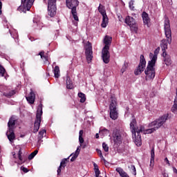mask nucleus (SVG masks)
Wrapping results in <instances>:
<instances>
[{
    "instance_id": "1",
    "label": "nucleus",
    "mask_w": 177,
    "mask_h": 177,
    "mask_svg": "<svg viewBox=\"0 0 177 177\" xmlns=\"http://www.w3.org/2000/svg\"><path fill=\"white\" fill-rule=\"evenodd\" d=\"M169 118V113L164 114L163 115L160 116L159 118L156 119V120L151 122L148 125V129L144 131V133H153V132H156L157 129H160L167 122V120Z\"/></svg>"
},
{
    "instance_id": "2",
    "label": "nucleus",
    "mask_w": 177,
    "mask_h": 177,
    "mask_svg": "<svg viewBox=\"0 0 177 177\" xmlns=\"http://www.w3.org/2000/svg\"><path fill=\"white\" fill-rule=\"evenodd\" d=\"M165 34L167 39H163L160 43V48H162V53L167 52L168 49V44H171L172 42V31L171 30V25H169V19L165 20Z\"/></svg>"
},
{
    "instance_id": "3",
    "label": "nucleus",
    "mask_w": 177,
    "mask_h": 177,
    "mask_svg": "<svg viewBox=\"0 0 177 177\" xmlns=\"http://www.w3.org/2000/svg\"><path fill=\"white\" fill-rule=\"evenodd\" d=\"M156 62H152L151 61L148 62V65L147 68L145 71L146 77V81H150V80H154V77H156Z\"/></svg>"
},
{
    "instance_id": "4",
    "label": "nucleus",
    "mask_w": 177,
    "mask_h": 177,
    "mask_svg": "<svg viewBox=\"0 0 177 177\" xmlns=\"http://www.w3.org/2000/svg\"><path fill=\"white\" fill-rule=\"evenodd\" d=\"M111 102L109 105L110 110V118L111 120H117L118 118V111H117V99L114 97H111Z\"/></svg>"
},
{
    "instance_id": "5",
    "label": "nucleus",
    "mask_w": 177,
    "mask_h": 177,
    "mask_svg": "<svg viewBox=\"0 0 177 177\" xmlns=\"http://www.w3.org/2000/svg\"><path fill=\"white\" fill-rule=\"evenodd\" d=\"M42 104H39L36 113V119L34 123L33 133H37L41 127V117L42 116Z\"/></svg>"
},
{
    "instance_id": "6",
    "label": "nucleus",
    "mask_w": 177,
    "mask_h": 177,
    "mask_svg": "<svg viewBox=\"0 0 177 177\" xmlns=\"http://www.w3.org/2000/svg\"><path fill=\"white\" fill-rule=\"evenodd\" d=\"M35 0H21V5L17 8L19 12L26 13L30 11Z\"/></svg>"
},
{
    "instance_id": "7",
    "label": "nucleus",
    "mask_w": 177,
    "mask_h": 177,
    "mask_svg": "<svg viewBox=\"0 0 177 177\" xmlns=\"http://www.w3.org/2000/svg\"><path fill=\"white\" fill-rule=\"evenodd\" d=\"M56 2L57 0H48V13L50 17L56 16V11L57 10Z\"/></svg>"
},
{
    "instance_id": "8",
    "label": "nucleus",
    "mask_w": 177,
    "mask_h": 177,
    "mask_svg": "<svg viewBox=\"0 0 177 177\" xmlns=\"http://www.w3.org/2000/svg\"><path fill=\"white\" fill-rule=\"evenodd\" d=\"M98 12H100V13L102 16V22L101 24V27H102V28H106V27H107V25L109 24V17H107L106 10H104V6L102 4H100L98 7Z\"/></svg>"
},
{
    "instance_id": "9",
    "label": "nucleus",
    "mask_w": 177,
    "mask_h": 177,
    "mask_svg": "<svg viewBox=\"0 0 177 177\" xmlns=\"http://www.w3.org/2000/svg\"><path fill=\"white\" fill-rule=\"evenodd\" d=\"M146 67V59H145V55H141L140 59V63L134 71L135 75H140L142 73L145 71Z\"/></svg>"
},
{
    "instance_id": "10",
    "label": "nucleus",
    "mask_w": 177,
    "mask_h": 177,
    "mask_svg": "<svg viewBox=\"0 0 177 177\" xmlns=\"http://www.w3.org/2000/svg\"><path fill=\"white\" fill-rule=\"evenodd\" d=\"M145 131L146 130H145V127L143 126H141L140 129L137 127V129L136 130V137H133V139L134 140V143H136L138 147L142 146V136H140V133H145Z\"/></svg>"
},
{
    "instance_id": "11",
    "label": "nucleus",
    "mask_w": 177,
    "mask_h": 177,
    "mask_svg": "<svg viewBox=\"0 0 177 177\" xmlns=\"http://www.w3.org/2000/svg\"><path fill=\"white\" fill-rule=\"evenodd\" d=\"M85 50L86 60L89 64L92 62V59H93V51H92V44L91 42L87 41L85 46Z\"/></svg>"
},
{
    "instance_id": "12",
    "label": "nucleus",
    "mask_w": 177,
    "mask_h": 177,
    "mask_svg": "<svg viewBox=\"0 0 177 177\" xmlns=\"http://www.w3.org/2000/svg\"><path fill=\"white\" fill-rule=\"evenodd\" d=\"M124 23L130 27L131 31H133L134 32H138V26H136V21L134 19L133 17L131 16L126 17Z\"/></svg>"
},
{
    "instance_id": "13",
    "label": "nucleus",
    "mask_w": 177,
    "mask_h": 177,
    "mask_svg": "<svg viewBox=\"0 0 177 177\" xmlns=\"http://www.w3.org/2000/svg\"><path fill=\"white\" fill-rule=\"evenodd\" d=\"M110 46H104L102 51V59L105 64L110 62Z\"/></svg>"
},
{
    "instance_id": "14",
    "label": "nucleus",
    "mask_w": 177,
    "mask_h": 177,
    "mask_svg": "<svg viewBox=\"0 0 177 177\" xmlns=\"http://www.w3.org/2000/svg\"><path fill=\"white\" fill-rule=\"evenodd\" d=\"M79 142H80V146L77 147L75 152L74 153L71 154L70 157L72 156V158H71V162H73V161H75V160H77V158L78 157V156H80V151H81V146H82V143H84V138L82 136H79Z\"/></svg>"
},
{
    "instance_id": "15",
    "label": "nucleus",
    "mask_w": 177,
    "mask_h": 177,
    "mask_svg": "<svg viewBox=\"0 0 177 177\" xmlns=\"http://www.w3.org/2000/svg\"><path fill=\"white\" fill-rule=\"evenodd\" d=\"M113 142L115 145H121L122 143V137L121 136V133L118 130L113 131L112 134Z\"/></svg>"
},
{
    "instance_id": "16",
    "label": "nucleus",
    "mask_w": 177,
    "mask_h": 177,
    "mask_svg": "<svg viewBox=\"0 0 177 177\" xmlns=\"http://www.w3.org/2000/svg\"><path fill=\"white\" fill-rule=\"evenodd\" d=\"M138 123L136 122V119L135 118V116H132V120L130 122V129L132 133V137L136 138V130L138 129Z\"/></svg>"
},
{
    "instance_id": "17",
    "label": "nucleus",
    "mask_w": 177,
    "mask_h": 177,
    "mask_svg": "<svg viewBox=\"0 0 177 177\" xmlns=\"http://www.w3.org/2000/svg\"><path fill=\"white\" fill-rule=\"evenodd\" d=\"M66 2L67 8L71 10L77 9V6L80 5L78 0H66Z\"/></svg>"
},
{
    "instance_id": "18",
    "label": "nucleus",
    "mask_w": 177,
    "mask_h": 177,
    "mask_svg": "<svg viewBox=\"0 0 177 177\" xmlns=\"http://www.w3.org/2000/svg\"><path fill=\"white\" fill-rule=\"evenodd\" d=\"M162 56L163 57L164 64H166V66H168L172 64V59H171V55L167 54V52H163Z\"/></svg>"
},
{
    "instance_id": "19",
    "label": "nucleus",
    "mask_w": 177,
    "mask_h": 177,
    "mask_svg": "<svg viewBox=\"0 0 177 177\" xmlns=\"http://www.w3.org/2000/svg\"><path fill=\"white\" fill-rule=\"evenodd\" d=\"M69 158H70V156L67 158H64L62 160V161L60 162V165L59 166V167L57 170L58 176L62 173V169H64V168H66V164H67V162H68Z\"/></svg>"
},
{
    "instance_id": "20",
    "label": "nucleus",
    "mask_w": 177,
    "mask_h": 177,
    "mask_svg": "<svg viewBox=\"0 0 177 177\" xmlns=\"http://www.w3.org/2000/svg\"><path fill=\"white\" fill-rule=\"evenodd\" d=\"M160 53V47H158L155 50H154V54L152 53H149V59L151 60L149 62H152L153 63H156L157 62V55Z\"/></svg>"
},
{
    "instance_id": "21",
    "label": "nucleus",
    "mask_w": 177,
    "mask_h": 177,
    "mask_svg": "<svg viewBox=\"0 0 177 177\" xmlns=\"http://www.w3.org/2000/svg\"><path fill=\"white\" fill-rule=\"evenodd\" d=\"M142 17L143 20V23L145 26H147V27H150V17H149V14L146 12H143L142 14Z\"/></svg>"
},
{
    "instance_id": "22",
    "label": "nucleus",
    "mask_w": 177,
    "mask_h": 177,
    "mask_svg": "<svg viewBox=\"0 0 177 177\" xmlns=\"http://www.w3.org/2000/svg\"><path fill=\"white\" fill-rule=\"evenodd\" d=\"M32 27L36 30H41L44 27V24L37 19V18H34Z\"/></svg>"
},
{
    "instance_id": "23",
    "label": "nucleus",
    "mask_w": 177,
    "mask_h": 177,
    "mask_svg": "<svg viewBox=\"0 0 177 177\" xmlns=\"http://www.w3.org/2000/svg\"><path fill=\"white\" fill-rule=\"evenodd\" d=\"M16 125V120L11 117L8 122V131H15V126Z\"/></svg>"
},
{
    "instance_id": "24",
    "label": "nucleus",
    "mask_w": 177,
    "mask_h": 177,
    "mask_svg": "<svg viewBox=\"0 0 177 177\" xmlns=\"http://www.w3.org/2000/svg\"><path fill=\"white\" fill-rule=\"evenodd\" d=\"M26 100L30 103V104H34V102H35V93H34V91L31 89V91L28 97H26Z\"/></svg>"
},
{
    "instance_id": "25",
    "label": "nucleus",
    "mask_w": 177,
    "mask_h": 177,
    "mask_svg": "<svg viewBox=\"0 0 177 177\" xmlns=\"http://www.w3.org/2000/svg\"><path fill=\"white\" fill-rule=\"evenodd\" d=\"M6 135L10 142H13L15 139H16V136L15 135V130H8Z\"/></svg>"
},
{
    "instance_id": "26",
    "label": "nucleus",
    "mask_w": 177,
    "mask_h": 177,
    "mask_svg": "<svg viewBox=\"0 0 177 177\" xmlns=\"http://www.w3.org/2000/svg\"><path fill=\"white\" fill-rule=\"evenodd\" d=\"M116 172H118L121 177H129L128 174L122 169L121 167H118L115 169Z\"/></svg>"
},
{
    "instance_id": "27",
    "label": "nucleus",
    "mask_w": 177,
    "mask_h": 177,
    "mask_svg": "<svg viewBox=\"0 0 177 177\" xmlns=\"http://www.w3.org/2000/svg\"><path fill=\"white\" fill-rule=\"evenodd\" d=\"M111 41H113V38L108 35H106L104 39V43L105 44L104 46H109V45H111Z\"/></svg>"
},
{
    "instance_id": "28",
    "label": "nucleus",
    "mask_w": 177,
    "mask_h": 177,
    "mask_svg": "<svg viewBox=\"0 0 177 177\" xmlns=\"http://www.w3.org/2000/svg\"><path fill=\"white\" fill-rule=\"evenodd\" d=\"M53 73L55 78H59V77H60V68H59V66L55 67Z\"/></svg>"
},
{
    "instance_id": "29",
    "label": "nucleus",
    "mask_w": 177,
    "mask_h": 177,
    "mask_svg": "<svg viewBox=\"0 0 177 177\" xmlns=\"http://www.w3.org/2000/svg\"><path fill=\"white\" fill-rule=\"evenodd\" d=\"M66 88L67 89H73L74 88L73 82H71V80L68 77H66Z\"/></svg>"
},
{
    "instance_id": "30",
    "label": "nucleus",
    "mask_w": 177,
    "mask_h": 177,
    "mask_svg": "<svg viewBox=\"0 0 177 177\" xmlns=\"http://www.w3.org/2000/svg\"><path fill=\"white\" fill-rule=\"evenodd\" d=\"M13 95H16V91L12 90L11 91H9L8 93H3V96H5L6 97H12Z\"/></svg>"
},
{
    "instance_id": "31",
    "label": "nucleus",
    "mask_w": 177,
    "mask_h": 177,
    "mask_svg": "<svg viewBox=\"0 0 177 177\" xmlns=\"http://www.w3.org/2000/svg\"><path fill=\"white\" fill-rule=\"evenodd\" d=\"M71 15L75 21H80V19L78 18V15H77V9L71 10Z\"/></svg>"
},
{
    "instance_id": "32",
    "label": "nucleus",
    "mask_w": 177,
    "mask_h": 177,
    "mask_svg": "<svg viewBox=\"0 0 177 177\" xmlns=\"http://www.w3.org/2000/svg\"><path fill=\"white\" fill-rule=\"evenodd\" d=\"M11 37L14 39H16V38H19V34L17 33V31L13 30L12 32L10 31V30H8Z\"/></svg>"
},
{
    "instance_id": "33",
    "label": "nucleus",
    "mask_w": 177,
    "mask_h": 177,
    "mask_svg": "<svg viewBox=\"0 0 177 177\" xmlns=\"http://www.w3.org/2000/svg\"><path fill=\"white\" fill-rule=\"evenodd\" d=\"M78 96L79 97H80V103H85V100H86L85 94H84L83 93H79Z\"/></svg>"
},
{
    "instance_id": "34",
    "label": "nucleus",
    "mask_w": 177,
    "mask_h": 177,
    "mask_svg": "<svg viewBox=\"0 0 177 177\" xmlns=\"http://www.w3.org/2000/svg\"><path fill=\"white\" fill-rule=\"evenodd\" d=\"M171 112L174 114H177V101L174 100V105L171 107Z\"/></svg>"
},
{
    "instance_id": "35",
    "label": "nucleus",
    "mask_w": 177,
    "mask_h": 177,
    "mask_svg": "<svg viewBox=\"0 0 177 177\" xmlns=\"http://www.w3.org/2000/svg\"><path fill=\"white\" fill-rule=\"evenodd\" d=\"M44 133H46V130L43 129L39 132L38 140H41L44 138Z\"/></svg>"
},
{
    "instance_id": "36",
    "label": "nucleus",
    "mask_w": 177,
    "mask_h": 177,
    "mask_svg": "<svg viewBox=\"0 0 177 177\" xmlns=\"http://www.w3.org/2000/svg\"><path fill=\"white\" fill-rule=\"evenodd\" d=\"M38 154V150H35L28 156V160H32Z\"/></svg>"
},
{
    "instance_id": "37",
    "label": "nucleus",
    "mask_w": 177,
    "mask_h": 177,
    "mask_svg": "<svg viewBox=\"0 0 177 177\" xmlns=\"http://www.w3.org/2000/svg\"><path fill=\"white\" fill-rule=\"evenodd\" d=\"M109 130L107 129H106V128H104V129H101L100 130V133L101 134V135H109Z\"/></svg>"
},
{
    "instance_id": "38",
    "label": "nucleus",
    "mask_w": 177,
    "mask_h": 177,
    "mask_svg": "<svg viewBox=\"0 0 177 177\" xmlns=\"http://www.w3.org/2000/svg\"><path fill=\"white\" fill-rule=\"evenodd\" d=\"M5 73H6V70L2 65L0 64V74H1V77L5 76Z\"/></svg>"
},
{
    "instance_id": "39",
    "label": "nucleus",
    "mask_w": 177,
    "mask_h": 177,
    "mask_svg": "<svg viewBox=\"0 0 177 177\" xmlns=\"http://www.w3.org/2000/svg\"><path fill=\"white\" fill-rule=\"evenodd\" d=\"M39 55L41 56V59H44L46 62H48V56L45 55V52L41 51L39 53Z\"/></svg>"
},
{
    "instance_id": "40",
    "label": "nucleus",
    "mask_w": 177,
    "mask_h": 177,
    "mask_svg": "<svg viewBox=\"0 0 177 177\" xmlns=\"http://www.w3.org/2000/svg\"><path fill=\"white\" fill-rule=\"evenodd\" d=\"M127 67H128V63L124 62V65L122 66V67L121 68V72L124 73L127 70Z\"/></svg>"
},
{
    "instance_id": "41",
    "label": "nucleus",
    "mask_w": 177,
    "mask_h": 177,
    "mask_svg": "<svg viewBox=\"0 0 177 177\" xmlns=\"http://www.w3.org/2000/svg\"><path fill=\"white\" fill-rule=\"evenodd\" d=\"M102 148L104 150V151H106V152L109 151V145H107V144H106V142L102 143Z\"/></svg>"
},
{
    "instance_id": "42",
    "label": "nucleus",
    "mask_w": 177,
    "mask_h": 177,
    "mask_svg": "<svg viewBox=\"0 0 177 177\" xmlns=\"http://www.w3.org/2000/svg\"><path fill=\"white\" fill-rule=\"evenodd\" d=\"M156 157V154L154 153V147H153L151 149V158H154Z\"/></svg>"
},
{
    "instance_id": "43",
    "label": "nucleus",
    "mask_w": 177,
    "mask_h": 177,
    "mask_svg": "<svg viewBox=\"0 0 177 177\" xmlns=\"http://www.w3.org/2000/svg\"><path fill=\"white\" fill-rule=\"evenodd\" d=\"M131 169H132V171L133 172V175H134L136 176V167H135V165H131Z\"/></svg>"
},
{
    "instance_id": "44",
    "label": "nucleus",
    "mask_w": 177,
    "mask_h": 177,
    "mask_svg": "<svg viewBox=\"0 0 177 177\" xmlns=\"http://www.w3.org/2000/svg\"><path fill=\"white\" fill-rule=\"evenodd\" d=\"M129 6L130 8V9H131V10H133V9L135 8V7L133 6V1H131L129 3Z\"/></svg>"
},
{
    "instance_id": "45",
    "label": "nucleus",
    "mask_w": 177,
    "mask_h": 177,
    "mask_svg": "<svg viewBox=\"0 0 177 177\" xmlns=\"http://www.w3.org/2000/svg\"><path fill=\"white\" fill-rule=\"evenodd\" d=\"M96 151L99 154L100 157H102V156H103V153H102V150L97 149Z\"/></svg>"
},
{
    "instance_id": "46",
    "label": "nucleus",
    "mask_w": 177,
    "mask_h": 177,
    "mask_svg": "<svg viewBox=\"0 0 177 177\" xmlns=\"http://www.w3.org/2000/svg\"><path fill=\"white\" fill-rule=\"evenodd\" d=\"M18 158L20 161H23V158H21V151H19L18 153Z\"/></svg>"
},
{
    "instance_id": "47",
    "label": "nucleus",
    "mask_w": 177,
    "mask_h": 177,
    "mask_svg": "<svg viewBox=\"0 0 177 177\" xmlns=\"http://www.w3.org/2000/svg\"><path fill=\"white\" fill-rule=\"evenodd\" d=\"M165 162H167V164L169 166L171 165V163H169V160H168V158H165Z\"/></svg>"
},
{
    "instance_id": "48",
    "label": "nucleus",
    "mask_w": 177,
    "mask_h": 177,
    "mask_svg": "<svg viewBox=\"0 0 177 177\" xmlns=\"http://www.w3.org/2000/svg\"><path fill=\"white\" fill-rule=\"evenodd\" d=\"M82 135H84V131L80 130V132H79V136H82Z\"/></svg>"
},
{
    "instance_id": "49",
    "label": "nucleus",
    "mask_w": 177,
    "mask_h": 177,
    "mask_svg": "<svg viewBox=\"0 0 177 177\" xmlns=\"http://www.w3.org/2000/svg\"><path fill=\"white\" fill-rule=\"evenodd\" d=\"M22 171H23L24 172H25V173L28 172V169L27 168H26V167H23Z\"/></svg>"
},
{
    "instance_id": "50",
    "label": "nucleus",
    "mask_w": 177,
    "mask_h": 177,
    "mask_svg": "<svg viewBox=\"0 0 177 177\" xmlns=\"http://www.w3.org/2000/svg\"><path fill=\"white\" fill-rule=\"evenodd\" d=\"M150 164V165H151V164H154V158H151Z\"/></svg>"
},
{
    "instance_id": "51",
    "label": "nucleus",
    "mask_w": 177,
    "mask_h": 177,
    "mask_svg": "<svg viewBox=\"0 0 177 177\" xmlns=\"http://www.w3.org/2000/svg\"><path fill=\"white\" fill-rule=\"evenodd\" d=\"M0 13H2V1H0Z\"/></svg>"
},
{
    "instance_id": "52",
    "label": "nucleus",
    "mask_w": 177,
    "mask_h": 177,
    "mask_svg": "<svg viewBox=\"0 0 177 177\" xmlns=\"http://www.w3.org/2000/svg\"><path fill=\"white\" fill-rule=\"evenodd\" d=\"M173 171L174 174H177V169L176 167H173Z\"/></svg>"
},
{
    "instance_id": "53",
    "label": "nucleus",
    "mask_w": 177,
    "mask_h": 177,
    "mask_svg": "<svg viewBox=\"0 0 177 177\" xmlns=\"http://www.w3.org/2000/svg\"><path fill=\"white\" fill-rule=\"evenodd\" d=\"M103 161H104V164H105V165H109V162H107L106 160V159L104 160H103Z\"/></svg>"
},
{
    "instance_id": "54",
    "label": "nucleus",
    "mask_w": 177,
    "mask_h": 177,
    "mask_svg": "<svg viewBox=\"0 0 177 177\" xmlns=\"http://www.w3.org/2000/svg\"><path fill=\"white\" fill-rule=\"evenodd\" d=\"M162 175H163V177H169L168 174L167 173H163Z\"/></svg>"
},
{
    "instance_id": "55",
    "label": "nucleus",
    "mask_w": 177,
    "mask_h": 177,
    "mask_svg": "<svg viewBox=\"0 0 177 177\" xmlns=\"http://www.w3.org/2000/svg\"><path fill=\"white\" fill-rule=\"evenodd\" d=\"M174 100L177 101V88L176 89V97Z\"/></svg>"
},
{
    "instance_id": "56",
    "label": "nucleus",
    "mask_w": 177,
    "mask_h": 177,
    "mask_svg": "<svg viewBox=\"0 0 177 177\" xmlns=\"http://www.w3.org/2000/svg\"><path fill=\"white\" fill-rule=\"evenodd\" d=\"M101 160H102V161H104L106 159L104 158V157L103 156V155H102V156H100Z\"/></svg>"
},
{
    "instance_id": "57",
    "label": "nucleus",
    "mask_w": 177,
    "mask_h": 177,
    "mask_svg": "<svg viewBox=\"0 0 177 177\" xmlns=\"http://www.w3.org/2000/svg\"><path fill=\"white\" fill-rule=\"evenodd\" d=\"M95 138H96V139H99V133L95 134Z\"/></svg>"
},
{
    "instance_id": "58",
    "label": "nucleus",
    "mask_w": 177,
    "mask_h": 177,
    "mask_svg": "<svg viewBox=\"0 0 177 177\" xmlns=\"http://www.w3.org/2000/svg\"><path fill=\"white\" fill-rule=\"evenodd\" d=\"M94 167H95V168H99V166H97V165H96V163H94Z\"/></svg>"
},
{
    "instance_id": "59",
    "label": "nucleus",
    "mask_w": 177,
    "mask_h": 177,
    "mask_svg": "<svg viewBox=\"0 0 177 177\" xmlns=\"http://www.w3.org/2000/svg\"><path fill=\"white\" fill-rule=\"evenodd\" d=\"M126 109H127V111H129V106L126 107Z\"/></svg>"
},
{
    "instance_id": "60",
    "label": "nucleus",
    "mask_w": 177,
    "mask_h": 177,
    "mask_svg": "<svg viewBox=\"0 0 177 177\" xmlns=\"http://www.w3.org/2000/svg\"><path fill=\"white\" fill-rule=\"evenodd\" d=\"M74 24H75V26H78V23L77 22H75Z\"/></svg>"
},
{
    "instance_id": "61",
    "label": "nucleus",
    "mask_w": 177,
    "mask_h": 177,
    "mask_svg": "<svg viewBox=\"0 0 177 177\" xmlns=\"http://www.w3.org/2000/svg\"><path fill=\"white\" fill-rule=\"evenodd\" d=\"M82 147L83 149H85V147H86V145H83Z\"/></svg>"
}]
</instances>
